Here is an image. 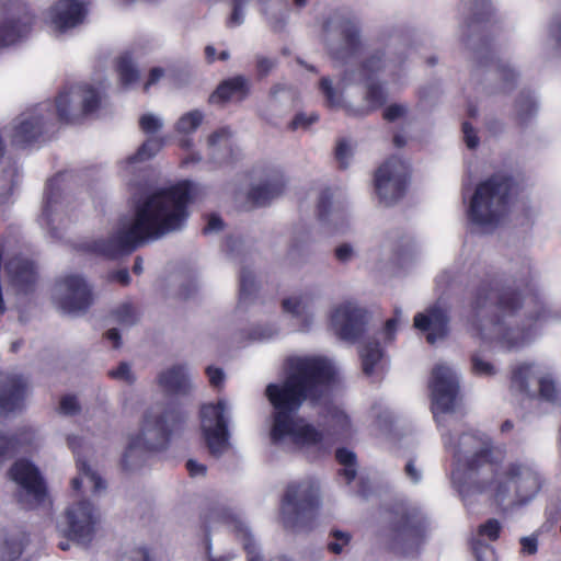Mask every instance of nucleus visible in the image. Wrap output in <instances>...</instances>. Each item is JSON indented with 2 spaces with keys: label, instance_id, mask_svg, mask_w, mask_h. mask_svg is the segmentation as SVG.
Masks as SVG:
<instances>
[{
  "label": "nucleus",
  "instance_id": "5701e85b",
  "mask_svg": "<svg viewBox=\"0 0 561 561\" xmlns=\"http://www.w3.org/2000/svg\"><path fill=\"white\" fill-rule=\"evenodd\" d=\"M283 311L302 327H309L314 318V297L310 293L295 294L282 301Z\"/></svg>",
  "mask_w": 561,
  "mask_h": 561
},
{
  "label": "nucleus",
  "instance_id": "f257e3e1",
  "mask_svg": "<svg viewBox=\"0 0 561 561\" xmlns=\"http://www.w3.org/2000/svg\"><path fill=\"white\" fill-rule=\"evenodd\" d=\"M285 379L270 383L265 394L273 405L274 422L271 432L274 442H287L301 448L318 446L322 434L296 413L305 401L314 404L327 402L336 369L323 356L296 355L285 363Z\"/></svg>",
  "mask_w": 561,
  "mask_h": 561
},
{
  "label": "nucleus",
  "instance_id": "774afa93",
  "mask_svg": "<svg viewBox=\"0 0 561 561\" xmlns=\"http://www.w3.org/2000/svg\"><path fill=\"white\" fill-rule=\"evenodd\" d=\"M474 554L477 561H493V551L488 546L474 547Z\"/></svg>",
  "mask_w": 561,
  "mask_h": 561
},
{
  "label": "nucleus",
  "instance_id": "cd10ccee",
  "mask_svg": "<svg viewBox=\"0 0 561 561\" xmlns=\"http://www.w3.org/2000/svg\"><path fill=\"white\" fill-rule=\"evenodd\" d=\"M249 80L245 77H233L219 84L217 90L209 96V101L214 104L230 100L242 101L249 93Z\"/></svg>",
  "mask_w": 561,
  "mask_h": 561
},
{
  "label": "nucleus",
  "instance_id": "9b49d317",
  "mask_svg": "<svg viewBox=\"0 0 561 561\" xmlns=\"http://www.w3.org/2000/svg\"><path fill=\"white\" fill-rule=\"evenodd\" d=\"M409 165L399 158L386 161L376 172L375 187L377 195L385 205L400 199L407 187Z\"/></svg>",
  "mask_w": 561,
  "mask_h": 561
},
{
  "label": "nucleus",
  "instance_id": "7c9ffc66",
  "mask_svg": "<svg viewBox=\"0 0 561 561\" xmlns=\"http://www.w3.org/2000/svg\"><path fill=\"white\" fill-rule=\"evenodd\" d=\"M283 179L275 176L273 180L254 185L251 188L249 196L255 204L264 205L272 198L278 196L283 192Z\"/></svg>",
  "mask_w": 561,
  "mask_h": 561
},
{
  "label": "nucleus",
  "instance_id": "ea45409f",
  "mask_svg": "<svg viewBox=\"0 0 561 561\" xmlns=\"http://www.w3.org/2000/svg\"><path fill=\"white\" fill-rule=\"evenodd\" d=\"M251 0H231V13L227 20V26L230 28L240 26L245 19V9Z\"/></svg>",
  "mask_w": 561,
  "mask_h": 561
},
{
  "label": "nucleus",
  "instance_id": "aec40b11",
  "mask_svg": "<svg viewBox=\"0 0 561 561\" xmlns=\"http://www.w3.org/2000/svg\"><path fill=\"white\" fill-rule=\"evenodd\" d=\"M426 531V520L420 515L402 517L392 529L394 546L411 549L417 546Z\"/></svg>",
  "mask_w": 561,
  "mask_h": 561
},
{
  "label": "nucleus",
  "instance_id": "393cba45",
  "mask_svg": "<svg viewBox=\"0 0 561 561\" xmlns=\"http://www.w3.org/2000/svg\"><path fill=\"white\" fill-rule=\"evenodd\" d=\"M25 396V382L19 376H8L0 386V414L18 409Z\"/></svg>",
  "mask_w": 561,
  "mask_h": 561
},
{
  "label": "nucleus",
  "instance_id": "13d9d810",
  "mask_svg": "<svg viewBox=\"0 0 561 561\" xmlns=\"http://www.w3.org/2000/svg\"><path fill=\"white\" fill-rule=\"evenodd\" d=\"M408 113V107L404 104H391L383 111V118L388 122H394L404 117Z\"/></svg>",
  "mask_w": 561,
  "mask_h": 561
},
{
  "label": "nucleus",
  "instance_id": "338daca9",
  "mask_svg": "<svg viewBox=\"0 0 561 561\" xmlns=\"http://www.w3.org/2000/svg\"><path fill=\"white\" fill-rule=\"evenodd\" d=\"M317 121H318V116L314 114H311V115L298 114L293 119L290 126L293 129H297L299 127L307 128L308 126H310L312 123H314Z\"/></svg>",
  "mask_w": 561,
  "mask_h": 561
},
{
  "label": "nucleus",
  "instance_id": "69168bd1",
  "mask_svg": "<svg viewBox=\"0 0 561 561\" xmlns=\"http://www.w3.org/2000/svg\"><path fill=\"white\" fill-rule=\"evenodd\" d=\"M462 131L467 147L470 149L476 148L479 144V139L472 126L469 123H463Z\"/></svg>",
  "mask_w": 561,
  "mask_h": 561
},
{
  "label": "nucleus",
  "instance_id": "8fccbe9b",
  "mask_svg": "<svg viewBox=\"0 0 561 561\" xmlns=\"http://www.w3.org/2000/svg\"><path fill=\"white\" fill-rule=\"evenodd\" d=\"M58 411L60 414L67 416H73L80 413L81 405L78 401V398L72 394H66L61 397L59 401Z\"/></svg>",
  "mask_w": 561,
  "mask_h": 561
},
{
  "label": "nucleus",
  "instance_id": "680f3d73",
  "mask_svg": "<svg viewBox=\"0 0 561 561\" xmlns=\"http://www.w3.org/2000/svg\"><path fill=\"white\" fill-rule=\"evenodd\" d=\"M276 67V60L265 56L256 57V69L261 77L267 76Z\"/></svg>",
  "mask_w": 561,
  "mask_h": 561
},
{
  "label": "nucleus",
  "instance_id": "a211bd4d",
  "mask_svg": "<svg viewBox=\"0 0 561 561\" xmlns=\"http://www.w3.org/2000/svg\"><path fill=\"white\" fill-rule=\"evenodd\" d=\"M87 5L85 0H58L47 10L45 22L53 32L65 33L82 23Z\"/></svg>",
  "mask_w": 561,
  "mask_h": 561
},
{
  "label": "nucleus",
  "instance_id": "a878e982",
  "mask_svg": "<svg viewBox=\"0 0 561 561\" xmlns=\"http://www.w3.org/2000/svg\"><path fill=\"white\" fill-rule=\"evenodd\" d=\"M214 515L215 517L222 519V522L233 525V527L243 536V547L248 554V561H262L255 542L253 541L245 524L237 513H234L230 508H220L219 511L215 512ZM277 561L291 560L280 558Z\"/></svg>",
  "mask_w": 561,
  "mask_h": 561
},
{
  "label": "nucleus",
  "instance_id": "e433bc0d",
  "mask_svg": "<svg viewBox=\"0 0 561 561\" xmlns=\"http://www.w3.org/2000/svg\"><path fill=\"white\" fill-rule=\"evenodd\" d=\"M23 539L14 536L0 542V561H16L23 551Z\"/></svg>",
  "mask_w": 561,
  "mask_h": 561
},
{
  "label": "nucleus",
  "instance_id": "de8ad7c7",
  "mask_svg": "<svg viewBox=\"0 0 561 561\" xmlns=\"http://www.w3.org/2000/svg\"><path fill=\"white\" fill-rule=\"evenodd\" d=\"M108 376L115 380L131 385L136 380V376L128 363H121L116 368L108 371Z\"/></svg>",
  "mask_w": 561,
  "mask_h": 561
},
{
  "label": "nucleus",
  "instance_id": "864d4df0",
  "mask_svg": "<svg viewBox=\"0 0 561 561\" xmlns=\"http://www.w3.org/2000/svg\"><path fill=\"white\" fill-rule=\"evenodd\" d=\"M501 531V524L495 518L488 519L484 524L480 525L478 535L481 539L495 540Z\"/></svg>",
  "mask_w": 561,
  "mask_h": 561
},
{
  "label": "nucleus",
  "instance_id": "603ef678",
  "mask_svg": "<svg viewBox=\"0 0 561 561\" xmlns=\"http://www.w3.org/2000/svg\"><path fill=\"white\" fill-rule=\"evenodd\" d=\"M386 92L377 83H369L367 87L366 100L370 108H376L386 102Z\"/></svg>",
  "mask_w": 561,
  "mask_h": 561
},
{
  "label": "nucleus",
  "instance_id": "0eeeda50",
  "mask_svg": "<svg viewBox=\"0 0 561 561\" xmlns=\"http://www.w3.org/2000/svg\"><path fill=\"white\" fill-rule=\"evenodd\" d=\"M512 388L525 398L561 405V385L535 363L519 365L514 370Z\"/></svg>",
  "mask_w": 561,
  "mask_h": 561
},
{
  "label": "nucleus",
  "instance_id": "6ab92c4d",
  "mask_svg": "<svg viewBox=\"0 0 561 561\" xmlns=\"http://www.w3.org/2000/svg\"><path fill=\"white\" fill-rule=\"evenodd\" d=\"M414 327L421 331L427 332V342L434 344L447 334V309L439 304H436L424 312L417 313L414 317Z\"/></svg>",
  "mask_w": 561,
  "mask_h": 561
},
{
  "label": "nucleus",
  "instance_id": "f704fd0d",
  "mask_svg": "<svg viewBox=\"0 0 561 561\" xmlns=\"http://www.w3.org/2000/svg\"><path fill=\"white\" fill-rule=\"evenodd\" d=\"M325 424L337 435H346L351 430L348 415L336 405L327 407Z\"/></svg>",
  "mask_w": 561,
  "mask_h": 561
},
{
  "label": "nucleus",
  "instance_id": "c85d7f7f",
  "mask_svg": "<svg viewBox=\"0 0 561 561\" xmlns=\"http://www.w3.org/2000/svg\"><path fill=\"white\" fill-rule=\"evenodd\" d=\"M363 371L371 376L382 367L383 352L379 343L375 340H367L359 350Z\"/></svg>",
  "mask_w": 561,
  "mask_h": 561
},
{
  "label": "nucleus",
  "instance_id": "6e6d98bb",
  "mask_svg": "<svg viewBox=\"0 0 561 561\" xmlns=\"http://www.w3.org/2000/svg\"><path fill=\"white\" fill-rule=\"evenodd\" d=\"M259 2L262 4V11L264 12V14L267 15L270 23L273 24V26L275 28H282L283 24L288 19V15H289L288 10L280 5L278 16H276L273 12L268 11V9L265 7L263 0H259Z\"/></svg>",
  "mask_w": 561,
  "mask_h": 561
},
{
  "label": "nucleus",
  "instance_id": "c03bdc74",
  "mask_svg": "<svg viewBox=\"0 0 561 561\" xmlns=\"http://www.w3.org/2000/svg\"><path fill=\"white\" fill-rule=\"evenodd\" d=\"M354 145L348 139H342L335 148V158L341 168H346L353 157Z\"/></svg>",
  "mask_w": 561,
  "mask_h": 561
},
{
  "label": "nucleus",
  "instance_id": "f03ea898",
  "mask_svg": "<svg viewBox=\"0 0 561 561\" xmlns=\"http://www.w3.org/2000/svg\"><path fill=\"white\" fill-rule=\"evenodd\" d=\"M445 447L457 462L476 473L472 488L501 512H510L530 503L546 483L543 474L531 462L511 461L499 468L490 437L480 432L463 433L457 444L444 434Z\"/></svg>",
  "mask_w": 561,
  "mask_h": 561
},
{
  "label": "nucleus",
  "instance_id": "4d7b16f0",
  "mask_svg": "<svg viewBox=\"0 0 561 561\" xmlns=\"http://www.w3.org/2000/svg\"><path fill=\"white\" fill-rule=\"evenodd\" d=\"M472 370L480 376H491L495 373L494 366L488 360L483 359L480 355L472 357Z\"/></svg>",
  "mask_w": 561,
  "mask_h": 561
},
{
  "label": "nucleus",
  "instance_id": "052dcab7",
  "mask_svg": "<svg viewBox=\"0 0 561 561\" xmlns=\"http://www.w3.org/2000/svg\"><path fill=\"white\" fill-rule=\"evenodd\" d=\"M206 375L208 377L209 383L215 388L222 387L225 382V373L221 368L215 366H207Z\"/></svg>",
  "mask_w": 561,
  "mask_h": 561
},
{
  "label": "nucleus",
  "instance_id": "5fc2aeb1",
  "mask_svg": "<svg viewBox=\"0 0 561 561\" xmlns=\"http://www.w3.org/2000/svg\"><path fill=\"white\" fill-rule=\"evenodd\" d=\"M320 88L325 95L327 102L330 106H339L341 104V96L332 88V82L329 78H323L321 80Z\"/></svg>",
  "mask_w": 561,
  "mask_h": 561
},
{
  "label": "nucleus",
  "instance_id": "9d476101",
  "mask_svg": "<svg viewBox=\"0 0 561 561\" xmlns=\"http://www.w3.org/2000/svg\"><path fill=\"white\" fill-rule=\"evenodd\" d=\"M53 300L62 312L76 314L85 311L93 298L90 286L81 276L67 275L56 283Z\"/></svg>",
  "mask_w": 561,
  "mask_h": 561
},
{
  "label": "nucleus",
  "instance_id": "4be33fe9",
  "mask_svg": "<svg viewBox=\"0 0 561 561\" xmlns=\"http://www.w3.org/2000/svg\"><path fill=\"white\" fill-rule=\"evenodd\" d=\"M158 386L165 392L171 394H188L194 386L188 373V368L184 364H174L157 376Z\"/></svg>",
  "mask_w": 561,
  "mask_h": 561
},
{
  "label": "nucleus",
  "instance_id": "ddd939ff",
  "mask_svg": "<svg viewBox=\"0 0 561 561\" xmlns=\"http://www.w3.org/2000/svg\"><path fill=\"white\" fill-rule=\"evenodd\" d=\"M69 537L79 543L90 542L100 525V512L87 501H79L66 511Z\"/></svg>",
  "mask_w": 561,
  "mask_h": 561
},
{
  "label": "nucleus",
  "instance_id": "79ce46f5",
  "mask_svg": "<svg viewBox=\"0 0 561 561\" xmlns=\"http://www.w3.org/2000/svg\"><path fill=\"white\" fill-rule=\"evenodd\" d=\"M117 70L119 73V78L124 84H129L135 82L138 79V71L133 65L129 56H122L117 64Z\"/></svg>",
  "mask_w": 561,
  "mask_h": 561
},
{
  "label": "nucleus",
  "instance_id": "bf43d9fd",
  "mask_svg": "<svg viewBox=\"0 0 561 561\" xmlns=\"http://www.w3.org/2000/svg\"><path fill=\"white\" fill-rule=\"evenodd\" d=\"M356 255V250L348 243H342L335 248V257L341 263L352 261Z\"/></svg>",
  "mask_w": 561,
  "mask_h": 561
},
{
  "label": "nucleus",
  "instance_id": "49530a36",
  "mask_svg": "<svg viewBox=\"0 0 561 561\" xmlns=\"http://www.w3.org/2000/svg\"><path fill=\"white\" fill-rule=\"evenodd\" d=\"M351 541V534L342 530H333L331 533V540L328 542V549L339 554L343 552L344 548L348 546Z\"/></svg>",
  "mask_w": 561,
  "mask_h": 561
},
{
  "label": "nucleus",
  "instance_id": "a18cd8bd",
  "mask_svg": "<svg viewBox=\"0 0 561 561\" xmlns=\"http://www.w3.org/2000/svg\"><path fill=\"white\" fill-rule=\"evenodd\" d=\"M255 279L254 275L249 272H242L240 276V301L247 302L255 293Z\"/></svg>",
  "mask_w": 561,
  "mask_h": 561
},
{
  "label": "nucleus",
  "instance_id": "c756f323",
  "mask_svg": "<svg viewBox=\"0 0 561 561\" xmlns=\"http://www.w3.org/2000/svg\"><path fill=\"white\" fill-rule=\"evenodd\" d=\"M231 135L229 128L221 127L208 136L207 146L215 161L220 162L230 153Z\"/></svg>",
  "mask_w": 561,
  "mask_h": 561
},
{
  "label": "nucleus",
  "instance_id": "37998d69",
  "mask_svg": "<svg viewBox=\"0 0 561 561\" xmlns=\"http://www.w3.org/2000/svg\"><path fill=\"white\" fill-rule=\"evenodd\" d=\"M139 126L146 134H156L163 128L164 122L160 116L147 113L140 116Z\"/></svg>",
  "mask_w": 561,
  "mask_h": 561
},
{
  "label": "nucleus",
  "instance_id": "2eb2a0df",
  "mask_svg": "<svg viewBox=\"0 0 561 561\" xmlns=\"http://www.w3.org/2000/svg\"><path fill=\"white\" fill-rule=\"evenodd\" d=\"M100 102L99 93L88 85H77L61 93L56 100V110L60 119L73 122L80 116L93 112Z\"/></svg>",
  "mask_w": 561,
  "mask_h": 561
},
{
  "label": "nucleus",
  "instance_id": "f3484780",
  "mask_svg": "<svg viewBox=\"0 0 561 561\" xmlns=\"http://www.w3.org/2000/svg\"><path fill=\"white\" fill-rule=\"evenodd\" d=\"M11 479L21 486L19 499L31 506L44 503L46 488L37 468L28 460L21 459L10 469Z\"/></svg>",
  "mask_w": 561,
  "mask_h": 561
},
{
  "label": "nucleus",
  "instance_id": "b1692460",
  "mask_svg": "<svg viewBox=\"0 0 561 561\" xmlns=\"http://www.w3.org/2000/svg\"><path fill=\"white\" fill-rule=\"evenodd\" d=\"M5 272L11 285L26 291L36 279L34 264L24 257H13L5 262Z\"/></svg>",
  "mask_w": 561,
  "mask_h": 561
},
{
  "label": "nucleus",
  "instance_id": "473e14b6",
  "mask_svg": "<svg viewBox=\"0 0 561 561\" xmlns=\"http://www.w3.org/2000/svg\"><path fill=\"white\" fill-rule=\"evenodd\" d=\"M205 114L201 110H191L183 113L174 123V130L178 135L188 136L195 133L203 124Z\"/></svg>",
  "mask_w": 561,
  "mask_h": 561
},
{
  "label": "nucleus",
  "instance_id": "4c0bfd02",
  "mask_svg": "<svg viewBox=\"0 0 561 561\" xmlns=\"http://www.w3.org/2000/svg\"><path fill=\"white\" fill-rule=\"evenodd\" d=\"M113 317L117 323L123 327H131L138 321V314L135 307L131 304H122L114 312Z\"/></svg>",
  "mask_w": 561,
  "mask_h": 561
},
{
  "label": "nucleus",
  "instance_id": "20e7f679",
  "mask_svg": "<svg viewBox=\"0 0 561 561\" xmlns=\"http://www.w3.org/2000/svg\"><path fill=\"white\" fill-rule=\"evenodd\" d=\"M185 417L175 410L152 408L146 411L137 433L128 438L124 455L126 466H134V458L145 451L163 449L171 435L179 432Z\"/></svg>",
  "mask_w": 561,
  "mask_h": 561
},
{
  "label": "nucleus",
  "instance_id": "58836bf2",
  "mask_svg": "<svg viewBox=\"0 0 561 561\" xmlns=\"http://www.w3.org/2000/svg\"><path fill=\"white\" fill-rule=\"evenodd\" d=\"M336 459L341 465L344 466L342 474L350 483L356 476L355 470V454L347 449H339L336 450Z\"/></svg>",
  "mask_w": 561,
  "mask_h": 561
},
{
  "label": "nucleus",
  "instance_id": "423d86ee",
  "mask_svg": "<svg viewBox=\"0 0 561 561\" xmlns=\"http://www.w3.org/2000/svg\"><path fill=\"white\" fill-rule=\"evenodd\" d=\"M510 191L511 181L503 175L479 184L470 201L469 219L483 229L495 227L507 211Z\"/></svg>",
  "mask_w": 561,
  "mask_h": 561
},
{
  "label": "nucleus",
  "instance_id": "4468645a",
  "mask_svg": "<svg viewBox=\"0 0 561 561\" xmlns=\"http://www.w3.org/2000/svg\"><path fill=\"white\" fill-rule=\"evenodd\" d=\"M430 388L433 399V410L450 412L456 404L458 396V377L456 371L446 364H437L432 371Z\"/></svg>",
  "mask_w": 561,
  "mask_h": 561
},
{
  "label": "nucleus",
  "instance_id": "1a4fd4ad",
  "mask_svg": "<svg viewBox=\"0 0 561 561\" xmlns=\"http://www.w3.org/2000/svg\"><path fill=\"white\" fill-rule=\"evenodd\" d=\"M368 312L353 300H344L331 309L330 323L342 340L354 342L367 329Z\"/></svg>",
  "mask_w": 561,
  "mask_h": 561
},
{
  "label": "nucleus",
  "instance_id": "2f4dec72",
  "mask_svg": "<svg viewBox=\"0 0 561 561\" xmlns=\"http://www.w3.org/2000/svg\"><path fill=\"white\" fill-rule=\"evenodd\" d=\"M79 476L73 478L71 485L75 490H79L82 483H88L91 491L99 492L105 489L103 480L100 478L98 472L87 462L78 461Z\"/></svg>",
  "mask_w": 561,
  "mask_h": 561
},
{
  "label": "nucleus",
  "instance_id": "3c124183",
  "mask_svg": "<svg viewBox=\"0 0 561 561\" xmlns=\"http://www.w3.org/2000/svg\"><path fill=\"white\" fill-rule=\"evenodd\" d=\"M536 103L530 96L519 100L516 111L520 124H525L536 113Z\"/></svg>",
  "mask_w": 561,
  "mask_h": 561
},
{
  "label": "nucleus",
  "instance_id": "c9c22d12",
  "mask_svg": "<svg viewBox=\"0 0 561 561\" xmlns=\"http://www.w3.org/2000/svg\"><path fill=\"white\" fill-rule=\"evenodd\" d=\"M162 146H163L162 139H159V138L147 139L135 154L128 157L124 161L125 168L133 169L136 163L142 162V161H146V160L152 158L162 148Z\"/></svg>",
  "mask_w": 561,
  "mask_h": 561
},
{
  "label": "nucleus",
  "instance_id": "a19ab883",
  "mask_svg": "<svg viewBox=\"0 0 561 561\" xmlns=\"http://www.w3.org/2000/svg\"><path fill=\"white\" fill-rule=\"evenodd\" d=\"M18 175L16 168L8 162L0 170V198L10 194L15 178Z\"/></svg>",
  "mask_w": 561,
  "mask_h": 561
},
{
  "label": "nucleus",
  "instance_id": "f8f14e48",
  "mask_svg": "<svg viewBox=\"0 0 561 561\" xmlns=\"http://www.w3.org/2000/svg\"><path fill=\"white\" fill-rule=\"evenodd\" d=\"M520 307V298L515 293H504L499 299L496 322L493 324L494 335L506 344L508 348H515L523 345L526 335L523 329L515 325L512 320L515 312Z\"/></svg>",
  "mask_w": 561,
  "mask_h": 561
},
{
  "label": "nucleus",
  "instance_id": "39448f33",
  "mask_svg": "<svg viewBox=\"0 0 561 561\" xmlns=\"http://www.w3.org/2000/svg\"><path fill=\"white\" fill-rule=\"evenodd\" d=\"M320 502V486L316 480L306 479L289 484L280 506L284 527L294 531L309 530Z\"/></svg>",
  "mask_w": 561,
  "mask_h": 561
},
{
  "label": "nucleus",
  "instance_id": "09e8293b",
  "mask_svg": "<svg viewBox=\"0 0 561 561\" xmlns=\"http://www.w3.org/2000/svg\"><path fill=\"white\" fill-rule=\"evenodd\" d=\"M58 209L59 207L57 199H53L51 197H49L43 210L42 224L46 225V227L50 228L51 230L55 229V221L59 219Z\"/></svg>",
  "mask_w": 561,
  "mask_h": 561
},
{
  "label": "nucleus",
  "instance_id": "bb28decb",
  "mask_svg": "<svg viewBox=\"0 0 561 561\" xmlns=\"http://www.w3.org/2000/svg\"><path fill=\"white\" fill-rule=\"evenodd\" d=\"M318 208L321 221L330 226L333 231L341 232L346 228L347 214L342 206L333 203L329 192L321 195Z\"/></svg>",
  "mask_w": 561,
  "mask_h": 561
},
{
  "label": "nucleus",
  "instance_id": "e2e57ef3",
  "mask_svg": "<svg viewBox=\"0 0 561 561\" xmlns=\"http://www.w3.org/2000/svg\"><path fill=\"white\" fill-rule=\"evenodd\" d=\"M522 552L524 554H535L538 548V540L535 535L522 537L520 540Z\"/></svg>",
  "mask_w": 561,
  "mask_h": 561
},
{
  "label": "nucleus",
  "instance_id": "dca6fc26",
  "mask_svg": "<svg viewBox=\"0 0 561 561\" xmlns=\"http://www.w3.org/2000/svg\"><path fill=\"white\" fill-rule=\"evenodd\" d=\"M33 21L24 3L14 2L7 7L0 20V47H9L25 39L32 31Z\"/></svg>",
  "mask_w": 561,
  "mask_h": 561
},
{
  "label": "nucleus",
  "instance_id": "7ed1b4c3",
  "mask_svg": "<svg viewBox=\"0 0 561 561\" xmlns=\"http://www.w3.org/2000/svg\"><path fill=\"white\" fill-rule=\"evenodd\" d=\"M192 188V183L182 182L145 194L136 203L133 218L123 220L106 240L94 241L89 249L112 257L181 230L188 217Z\"/></svg>",
  "mask_w": 561,
  "mask_h": 561
},
{
  "label": "nucleus",
  "instance_id": "0e129e2a",
  "mask_svg": "<svg viewBox=\"0 0 561 561\" xmlns=\"http://www.w3.org/2000/svg\"><path fill=\"white\" fill-rule=\"evenodd\" d=\"M119 561H151L149 553L145 549H133L125 552Z\"/></svg>",
  "mask_w": 561,
  "mask_h": 561
},
{
  "label": "nucleus",
  "instance_id": "412c9836",
  "mask_svg": "<svg viewBox=\"0 0 561 561\" xmlns=\"http://www.w3.org/2000/svg\"><path fill=\"white\" fill-rule=\"evenodd\" d=\"M43 124L42 107L21 114L12 125V141L19 146L33 141L41 135Z\"/></svg>",
  "mask_w": 561,
  "mask_h": 561
},
{
  "label": "nucleus",
  "instance_id": "72a5a7b5",
  "mask_svg": "<svg viewBox=\"0 0 561 561\" xmlns=\"http://www.w3.org/2000/svg\"><path fill=\"white\" fill-rule=\"evenodd\" d=\"M341 34L343 36V47L334 48L333 46H330L331 53L336 58H344L345 56L350 55L352 51L355 50L357 44H358V32L355 24L351 23L350 21H345L341 24Z\"/></svg>",
  "mask_w": 561,
  "mask_h": 561
},
{
  "label": "nucleus",
  "instance_id": "6e6552de",
  "mask_svg": "<svg viewBox=\"0 0 561 561\" xmlns=\"http://www.w3.org/2000/svg\"><path fill=\"white\" fill-rule=\"evenodd\" d=\"M231 415L229 403L221 399L217 403L204 404L201 409V428L209 453L220 457L230 448L228 420Z\"/></svg>",
  "mask_w": 561,
  "mask_h": 561
}]
</instances>
